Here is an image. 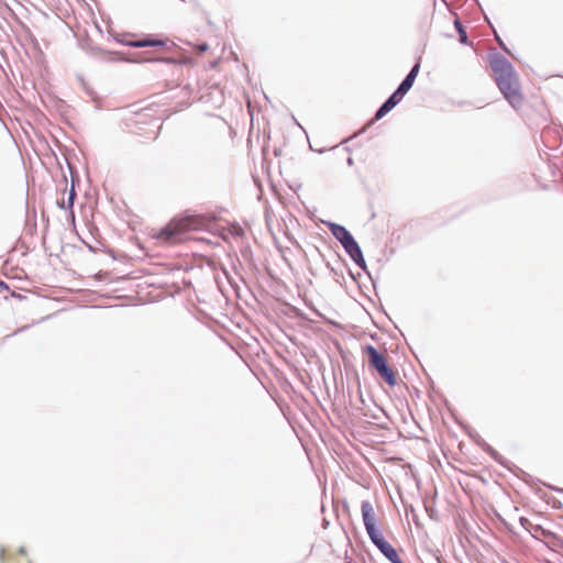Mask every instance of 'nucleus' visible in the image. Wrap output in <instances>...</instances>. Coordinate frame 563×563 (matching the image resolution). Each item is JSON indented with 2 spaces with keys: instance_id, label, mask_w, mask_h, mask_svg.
<instances>
[{
  "instance_id": "nucleus-37",
  "label": "nucleus",
  "mask_w": 563,
  "mask_h": 563,
  "mask_svg": "<svg viewBox=\"0 0 563 563\" xmlns=\"http://www.w3.org/2000/svg\"><path fill=\"white\" fill-rule=\"evenodd\" d=\"M104 252H106L108 255H110L112 258H114V260L117 258V256H115V254H114V251H113V250L108 249V250H106Z\"/></svg>"
},
{
  "instance_id": "nucleus-18",
  "label": "nucleus",
  "mask_w": 563,
  "mask_h": 563,
  "mask_svg": "<svg viewBox=\"0 0 563 563\" xmlns=\"http://www.w3.org/2000/svg\"><path fill=\"white\" fill-rule=\"evenodd\" d=\"M391 110H389L388 108H386V106H384L383 103L378 107V109L376 110L375 112V118L374 120L378 121L380 119H383L385 115H387Z\"/></svg>"
},
{
  "instance_id": "nucleus-19",
  "label": "nucleus",
  "mask_w": 563,
  "mask_h": 563,
  "mask_svg": "<svg viewBox=\"0 0 563 563\" xmlns=\"http://www.w3.org/2000/svg\"><path fill=\"white\" fill-rule=\"evenodd\" d=\"M109 35H110V37H111L114 42H117V43H119V44H121V45H124V46H128V43L131 41V40H125L122 35H120V34H118V33H115V32H113V31H111V32L109 33Z\"/></svg>"
},
{
  "instance_id": "nucleus-10",
  "label": "nucleus",
  "mask_w": 563,
  "mask_h": 563,
  "mask_svg": "<svg viewBox=\"0 0 563 563\" xmlns=\"http://www.w3.org/2000/svg\"><path fill=\"white\" fill-rule=\"evenodd\" d=\"M80 47L93 57H101L102 55H117L118 52L106 49L96 45L90 37H86L80 42Z\"/></svg>"
},
{
  "instance_id": "nucleus-43",
  "label": "nucleus",
  "mask_w": 563,
  "mask_h": 563,
  "mask_svg": "<svg viewBox=\"0 0 563 563\" xmlns=\"http://www.w3.org/2000/svg\"><path fill=\"white\" fill-rule=\"evenodd\" d=\"M369 336H371L372 340H376L377 339V334L376 333H374V334L372 333V334H369Z\"/></svg>"
},
{
  "instance_id": "nucleus-11",
  "label": "nucleus",
  "mask_w": 563,
  "mask_h": 563,
  "mask_svg": "<svg viewBox=\"0 0 563 563\" xmlns=\"http://www.w3.org/2000/svg\"><path fill=\"white\" fill-rule=\"evenodd\" d=\"M76 198H77V192L75 189V181L73 179L70 188L68 190V200L60 199V200H57V202H56L57 207L59 209L69 210V212H70L69 216L73 221L75 220L74 203H75Z\"/></svg>"
},
{
  "instance_id": "nucleus-45",
  "label": "nucleus",
  "mask_w": 563,
  "mask_h": 563,
  "mask_svg": "<svg viewBox=\"0 0 563 563\" xmlns=\"http://www.w3.org/2000/svg\"><path fill=\"white\" fill-rule=\"evenodd\" d=\"M96 27H97V30H98L100 33H102V30H101V27H100V25H99V24H96Z\"/></svg>"
},
{
  "instance_id": "nucleus-17",
  "label": "nucleus",
  "mask_w": 563,
  "mask_h": 563,
  "mask_svg": "<svg viewBox=\"0 0 563 563\" xmlns=\"http://www.w3.org/2000/svg\"><path fill=\"white\" fill-rule=\"evenodd\" d=\"M407 95L404 90L399 89L398 87L389 95V97L397 102L398 104L404 99V97Z\"/></svg>"
},
{
  "instance_id": "nucleus-46",
  "label": "nucleus",
  "mask_w": 563,
  "mask_h": 563,
  "mask_svg": "<svg viewBox=\"0 0 563 563\" xmlns=\"http://www.w3.org/2000/svg\"><path fill=\"white\" fill-rule=\"evenodd\" d=\"M87 92H88L89 95H91V96H92L93 90H91V89H87Z\"/></svg>"
},
{
  "instance_id": "nucleus-14",
  "label": "nucleus",
  "mask_w": 563,
  "mask_h": 563,
  "mask_svg": "<svg viewBox=\"0 0 563 563\" xmlns=\"http://www.w3.org/2000/svg\"><path fill=\"white\" fill-rule=\"evenodd\" d=\"M325 266H327V268H329L330 273L335 277V280L338 283H341L340 278L344 279L343 272L338 269V268H335L334 266H332L330 262H327Z\"/></svg>"
},
{
  "instance_id": "nucleus-25",
  "label": "nucleus",
  "mask_w": 563,
  "mask_h": 563,
  "mask_svg": "<svg viewBox=\"0 0 563 563\" xmlns=\"http://www.w3.org/2000/svg\"><path fill=\"white\" fill-rule=\"evenodd\" d=\"M426 510L428 512V516L430 517V519H435V516H437V510L432 507L430 508L427 504H426Z\"/></svg>"
},
{
  "instance_id": "nucleus-28",
  "label": "nucleus",
  "mask_w": 563,
  "mask_h": 563,
  "mask_svg": "<svg viewBox=\"0 0 563 563\" xmlns=\"http://www.w3.org/2000/svg\"><path fill=\"white\" fill-rule=\"evenodd\" d=\"M496 40H497L498 45H499L503 49H505V51H507V52H508V48L506 47V45H505L504 41H503V40L500 38V36H499V35H497V34H496Z\"/></svg>"
},
{
  "instance_id": "nucleus-26",
  "label": "nucleus",
  "mask_w": 563,
  "mask_h": 563,
  "mask_svg": "<svg viewBox=\"0 0 563 563\" xmlns=\"http://www.w3.org/2000/svg\"><path fill=\"white\" fill-rule=\"evenodd\" d=\"M29 328H30V325H27V324L26 325H22V327L18 328L13 333L7 335V338L15 335L18 333H21V332L25 331Z\"/></svg>"
},
{
  "instance_id": "nucleus-4",
  "label": "nucleus",
  "mask_w": 563,
  "mask_h": 563,
  "mask_svg": "<svg viewBox=\"0 0 563 563\" xmlns=\"http://www.w3.org/2000/svg\"><path fill=\"white\" fill-rule=\"evenodd\" d=\"M361 514L365 531L372 544L390 563H405L397 549L385 538L374 507L369 500H362Z\"/></svg>"
},
{
  "instance_id": "nucleus-35",
  "label": "nucleus",
  "mask_w": 563,
  "mask_h": 563,
  "mask_svg": "<svg viewBox=\"0 0 563 563\" xmlns=\"http://www.w3.org/2000/svg\"><path fill=\"white\" fill-rule=\"evenodd\" d=\"M349 274H350V276H351L354 280H357V278L361 276V274H360V273L354 274L351 269H349Z\"/></svg>"
},
{
  "instance_id": "nucleus-48",
  "label": "nucleus",
  "mask_w": 563,
  "mask_h": 563,
  "mask_svg": "<svg viewBox=\"0 0 563 563\" xmlns=\"http://www.w3.org/2000/svg\"><path fill=\"white\" fill-rule=\"evenodd\" d=\"M344 563H355V562H353V561H345Z\"/></svg>"
},
{
  "instance_id": "nucleus-44",
  "label": "nucleus",
  "mask_w": 563,
  "mask_h": 563,
  "mask_svg": "<svg viewBox=\"0 0 563 563\" xmlns=\"http://www.w3.org/2000/svg\"><path fill=\"white\" fill-rule=\"evenodd\" d=\"M275 155H276V156H279V155H280V148H278V150L276 148V150H275Z\"/></svg>"
},
{
  "instance_id": "nucleus-24",
  "label": "nucleus",
  "mask_w": 563,
  "mask_h": 563,
  "mask_svg": "<svg viewBox=\"0 0 563 563\" xmlns=\"http://www.w3.org/2000/svg\"><path fill=\"white\" fill-rule=\"evenodd\" d=\"M383 104L386 106V108H388L389 110H393L394 108H396V106H398V103L395 102L389 96L383 102Z\"/></svg>"
},
{
  "instance_id": "nucleus-13",
  "label": "nucleus",
  "mask_w": 563,
  "mask_h": 563,
  "mask_svg": "<svg viewBox=\"0 0 563 563\" xmlns=\"http://www.w3.org/2000/svg\"><path fill=\"white\" fill-rule=\"evenodd\" d=\"M242 258L252 266H255L253 250L250 244H245L240 250Z\"/></svg>"
},
{
  "instance_id": "nucleus-34",
  "label": "nucleus",
  "mask_w": 563,
  "mask_h": 563,
  "mask_svg": "<svg viewBox=\"0 0 563 563\" xmlns=\"http://www.w3.org/2000/svg\"><path fill=\"white\" fill-rule=\"evenodd\" d=\"M373 123H374V120H372V121L367 122L366 126H365L362 131H360V132H358V134L364 133V132H365L369 126H372V125H373Z\"/></svg>"
},
{
  "instance_id": "nucleus-15",
  "label": "nucleus",
  "mask_w": 563,
  "mask_h": 563,
  "mask_svg": "<svg viewBox=\"0 0 563 563\" xmlns=\"http://www.w3.org/2000/svg\"><path fill=\"white\" fill-rule=\"evenodd\" d=\"M421 56L416 57L415 64L411 66L410 70L408 71L409 75L418 77L421 68Z\"/></svg>"
},
{
  "instance_id": "nucleus-8",
  "label": "nucleus",
  "mask_w": 563,
  "mask_h": 563,
  "mask_svg": "<svg viewBox=\"0 0 563 563\" xmlns=\"http://www.w3.org/2000/svg\"><path fill=\"white\" fill-rule=\"evenodd\" d=\"M324 225L331 232L333 238L341 244V246H345L350 241H353L354 235L342 224L333 222V221H324Z\"/></svg>"
},
{
  "instance_id": "nucleus-6",
  "label": "nucleus",
  "mask_w": 563,
  "mask_h": 563,
  "mask_svg": "<svg viewBox=\"0 0 563 563\" xmlns=\"http://www.w3.org/2000/svg\"><path fill=\"white\" fill-rule=\"evenodd\" d=\"M129 47L143 48V47H163L168 52H172L177 45L168 40L162 38L157 34H143L140 40H132L128 43Z\"/></svg>"
},
{
  "instance_id": "nucleus-33",
  "label": "nucleus",
  "mask_w": 563,
  "mask_h": 563,
  "mask_svg": "<svg viewBox=\"0 0 563 563\" xmlns=\"http://www.w3.org/2000/svg\"><path fill=\"white\" fill-rule=\"evenodd\" d=\"M84 243H85V245L88 247V250H89L90 252H92V253H97V252H98V249H97V247H95V246H92L91 244H88V243H86V242H84Z\"/></svg>"
},
{
  "instance_id": "nucleus-21",
  "label": "nucleus",
  "mask_w": 563,
  "mask_h": 563,
  "mask_svg": "<svg viewBox=\"0 0 563 563\" xmlns=\"http://www.w3.org/2000/svg\"><path fill=\"white\" fill-rule=\"evenodd\" d=\"M195 49L200 54L206 53L209 51V44L207 42H199L195 45Z\"/></svg>"
},
{
  "instance_id": "nucleus-31",
  "label": "nucleus",
  "mask_w": 563,
  "mask_h": 563,
  "mask_svg": "<svg viewBox=\"0 0 563 563\" xmlns=\"http://www.w3.org/2000/svg\"><path fill=\"white\" fill-rule=\"evenodd\" d=\"M3 290H9V285L4 280L0 279V291Z\"/></svg>"
},
{
  "instance_id": "nucleus-20",
  "label": "nucleus",
  "mask_w": 563,
  "mask_h": 563,
  "mask_svg": "<svg viewBox=\"0 0 563 563\" xmlns=\"http://www.w3.org/2000/svg\"><path fill=\"white\" fill-rule=\"evenodd\" d=\"M547 537H550L558 545L563 548V538L552 531H544Z\"/></svg>"
},
{
  "instance_id": "nucleus-5",
  "label": "nucleus",
  "mask_w": 563,
  "mask_h": 563,
  "mask_svg": "<svg viewBox=\"0 0 563 563\" xmlns=\"http://www.w3.org/2000/svg\"><path fill=\"white\" fill-rule=\"evenodd\" d=\"M362 352L368 357V368L377 372L379 377L390 387L397 385V369H394L387 362L385 355L374 345L365 344Z\"/></svg>"
},
{
  "instance_id": "nucleus-29",
  "label": "nucleus",
  "mask_w": 563,
  "mask_h": 563,
  "mask_svg": "<svg viewBox=\"0 0 563 563\" xmlns=\"http://www.w3.org/2000/svg\"><path fill=\"white\" fill-rule=\"evenodd\" d=\"M404 79H406L410 85L413 86L417 78L412 75L407 74Z\"/></svg>"
},
{
  "instance_id": "nucleus-22",
  "label": "nucleus",
  "mask_w": 563,
  "mask_h": 563,
  "mask_svg": "<svg viewBox=\"0 0 563 563\" xmlns=\"http://www.w3.org/2000/svg\"><path fill=\"white\" fill-rule=\"evenodd\" d=\"M355 377H356V382H357L358 400H360L361 405L364 406L365 405V399L363 397V393H362V389H361L360 377H358V374L356 372H355Z\"/></svg>"
},
{
  "instance_id": "nucleus-39",
  "label": "nucleus",
  "mask_w": 563,
  "mask_h": 563,
  "mask_svg": "<svg viewBox=\"0 0 563 563\" xmlns=\"http://www.w3.org/2000/svg\"><path fill=\"white\" fill-rule=\"evenodd\" d=\"M19 554L23 555V556H26L27 552H26V549L24 547H21L19 549Z\"/></svg>"
},
{
  "instance_id": "nucleus-30",
  "label": "nucleus",
  "mask_w": 563,
  "mask_h": 563,
  "mask_svg": "<svg viewBox=\"0 0 563 563\" xmlns=\"http://www.w3.org/2000/svg\"><path fill=\"white\" fill-rule=\"evenodd\" d=\"M289 309H290L294 313H296V314H298V316H303V312H302L299 308H297V307H295V306H289Z\"/></svg>"
},
{
  "instance_id": "nucleus-38",
  "label": "nucleus",
  "mask_w": 563,
  "mask_h": 563,
  "mask_svg": "<svg viewBox=\"0 0 563 563\" xmlns=\"http://www.w3.org/2000/svg\"><path fill=\"white\" fill-rule=\"evenodd\" d=\"M363 415L366 416V417H371L372 419H375V420L379 419V417L376 413L364 412Z\"/></svg>"
},
{
  "instance_id": "nucleus-32",
  "label": "nucleus",
  "mask_w": 563,
  "mask_h": 563,
  "mask_svg": "<svg viewBox=\"0 0 563 563\" xmlns=\"http://www.w3.org/2000/svg\"><path fill=\"white\" fill-rule=\"evenodd\" d=\"M242 234H244V231H243V229H242L241 227H238V228L234 230V232H233V235H234V236H240V235H242Z\"/></svg>"
},
{
  "instance_id": "nucleus-27",
  "label": "nucleus",
  "mask_w": 563,
  "mask_h": 563,
  "mask_svg": "<svg viewBox=\"0 0 563 563\" xmlns=\"http://www.w3.org/2000/svg\"><path fill=\"white\" fill-rule=\"evenodd\" d=\"M519 522L523 528H527L528 525H531L530 520L526 517H520Z\"/></svg>"
},
{
  "instance_id": "nucleus-9",
  "label": "nucleus",
  "mask_w": 563,
  "mask_h": 563,
  "mask_svg": "<svg viewBox=\"0 0 563 563\" xmlns=\"http://www.w3.org/2000/svg\"><path fill=\"white\" fill-rule=\"evenodd\" d=\"M132 63H164L169 65H186L188 62L185 59H179L176 57H167V56H145V53L134 54L133 57L129 59Z\"/></svg>"
},
{
  "instance_id": "nucleus-1",
  "label": "nucleus",
  "mask_w": 563,
  "mask_h": 563,
  "mask_svg": "<svg viewBox=\"0 0 563 563\" xmlns=\"http://www.w3.org/2000/svg\"><path fill=\"white\" fill-rule=\"evenodd\" d=\"M488 64L494 75V80L504 99L511 108L518 110L523 103V95L519 76L509 62L501 53L494 51L488 54Z\"/></svg>"
},
{
  "instance_id": "nucleus-2",
  "label": "nucleus",
  "mask_w": 563,
  "mask_h": 563,
  "mask_svg": "<svg viewBox=\"0 0 563 563\" xmlns=\"http://www.w3.org/2000/svg\"><path fill=\"white\" fill-rule=\"evenodd\" d=\"M216 221L214 214H199L187 210L162 227L155 236L163 242L176 244L190 231H210Z\"/></svg>"
},
{
  "instance_id": "nucleus-16",
  "label": "nucleus",
  "mask_w": 563,
  "mask_h": 563,
  "mask_svg": "<svg viewBox=\"0 0 563 563\" xmlns=\"http://www.w3.org/2000/svg\"><path fill=\"white\" fill-rule=\"evenodd\" d=\"M407 95L404 90L399 89L398 87L389 95V97L397 102L398 104L404 99V97Z\"/></svg>"
},
{
  "instance_id": "nucleus-41",
  "label": "nucleus",
  "mask_w": 563,
  "mask_h": 563,
  "mask_svg": "<svg viewBox=\"0 0 563 563\" xmlns=\"http://www.w3.org/2000/svg\"><path fill=\"white\" fill-rule=\"evenodd\" d=\"M346 163L349 166H352L354 164V159L351 156H349Z\"/></svg>"
},
{
  "instance_id": "nucleus-40",
  "label": "nucleus",
  "mask_w": 563,
  "mask_h": 563,
  "mask_svg": "<svg viewBox=\"0 0 563 563\" xmlns=\"http://www.w3.org/2000/svg\"><path fill=\"white\" fill-rule=\"evenodd\" d=\"M562 506H563V505H562V503H561V501L555 500V503H554V505H553V508H555V509H560V508H562Z\"/></svg>"
},
{
  "instance_id": "nucleus-36",
  "label": "nucleus",
  "mask_w": 563,
  "mask_h": 563,
  "mask_svg": "<svg viewBox=\"0 0 563 563\" xmlns=\"http://www.w3.org/2000/svg\"><path fill=\"white\" fill-rule=\"evenodd\" d=\"M11 296H12L13 298L19 299V300H22V299H24V298H25V296H23V295H21V294H16V292H12V294H11Z\"/></svg>"
},
{
  "instance_id": "nucleus-7",
  "label": "nucleus",
  "mask_w": 563,
  "mask_h": 563,
  "mask_svg": "<svg viewBox=\"0 0 563 563\" xmlns=\"http://www.w3.org/2000/svg\"><path fill=\"white\" fill-rule=\"evenodd\" d=\"M343 250L352 260V262L371 277V273L368 271L362 247L360 246L358 242L354 239L353 241H350L345 246H343Z\"/></svg>"
},
{
  "instance_id": "nucleus-3",
  "label": "nucleus",
  "mask_w": 563,
  "mask_h": 563,
  "mask_svg": "<svg viewBox=\"0 0 563 563\" xmlns=\"http://www.w3.org/2000/svg\"><path fill=\"white\" fill-rule=\"evenodd\" d=\"M457 424L463 429V431L467 434V437L476 444L478 445L485 453H487L496 463H498L500 466L512 473L515 476L523 481L526 484H528L530 487L537 490V493L541 492L540 486H547L551 490L556 492L559 494H563V488L556 487L554 485H549L542 482L541 479L530 475L519 466H517L515 463L506 459L504 455H501L496 449H494L489 443H487L479 434L478 432L472 428L470 424L465 422L457 421Z\"/></svg>"
},
{
  "instance_id": "nucleus-23",
  "label": "nucleus",
  "mask_w": 563,
  "mask_h": 563,
  "mask_svg": "<svg viewBox=\"0 0 563 563\" xmlns=\"http://www.w3.org/2000/svg\"><path fill=\"white\" fill-rule=\"evenodd\" d=\"M397 87L408 93L412 88V85H410L406 79H402Z\"/></svg>"
},
{
  "instance_id": "nucleus-47",
  "label": "nucleus",
  "mask_w": 563,
  "mask_h": 563,
  "mask_svg": "<svg viewBox=\"0 0 563 563\" xmlns=\"http://www.w3.org/2000/svg\"><path fill=\"white\" fill-rule=\"evenodd\" d=\"M324 151H325L324 148H321V150H319V151H317V152H318L319 154H322V153H324Z\"/></svg>"
},
{
  "instance_id": "nucleus-12",
  "label": "nucleus",
  "mask_w": 563,
  "mask_h": 563,
  "mask_svg": "<svg viewBox=\"0 0 563 563\" xmlns=\"http://www.w3.org/2000/svg\"><path fill=\"white\" fill-rule=\"evenodd\" d=\"M454 29L459 35V43L462 44V45H472L470 38H468V35H467V32H466V29L464 27L462 21L460 20V18H455L454 19Z\"/></svg>"
},
{
  "instance_id": "nucleus-42",
  "label": "nucleus",
  "mask_w": 563,
  "mask_h": 563,
  "mask_svg": "<svg viewBox=\"0 0 563 563\" xmlns=\"http://www.w3.org/2000/svg\"><path fill=\"white\" fill-rule=\"evenodd\" d=\"M438 562L439 563H448L442 555H439Z\"/></svg>"
}]
</instances>
